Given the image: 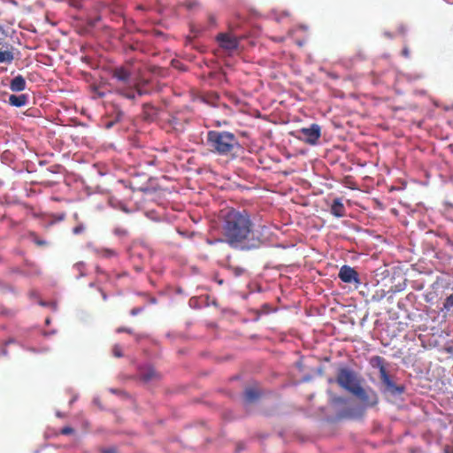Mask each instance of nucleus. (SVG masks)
I'll return each instance as SVG.
<instances>
[{"label": "nucleus", "instance_id": "obj_35", "mask_svg": "<svg viewBox=\"0 0 453 453\" xmlns=\"http://www.w3.org/2000/svg\"><path fill=\"white\" fill-rule=\"evenodd\" d=\"M377 400H376V395H374V400L372 402H371V404H374L376 403Z\"/></svg>", "mask_w": 453, "mask_h": 453}, {"label": "nucleus", "instance_id": "obj_15", "mask_svg": "<svg viewBox=\"0 0 453 453\" xmlns=\"http://www.w3.org/2000/svg\"><path fill=\"white\" fill-rule=\"evenodd\" d=\"M96 255L102 258H111L117 256V251L110 248H99L95 250Z\"/></svg>", "mask_w": 453, "mask_h": 453}, {"label": "nucleus", "instance_id": "obj_10", "mask_svg": "<svg viewBox=\"0 0 453 453\" xmlns=\"http://www.w3.org/2000/svg\"><path fill=\"white\" fill-rule=\"evenodd\" d=\"M111 76L123 85H130L131 72L125 66L115 67L111 71Z\"/></svg>", "mask_w": 453, "mask_h": 453}, {"label": "nucleus", "instance_id": "obj_28", "mask_svg": "<svg viewBox=\"0 0 453 453\" xmlns=\"http://www.w3.org/2000/svg\"><path fill=\"white\" fill-rule=\"evenodd\" d=\"M35 242L38 245V246H45L47 244V242L44 241V240H39V239H35Z\"/></svg>", "mask_w": 453, "mask_h": 453}, {"label": "nucleus", "instance_id": "obj_14", "mask_svg": "<svg viewBox=\"0 0 453 453\" xmlns=\"http://www.w3.org/2000/svg\"><path fill=\"white\" fill-rule=\"evenodd\" d=\"M9 104L15 107H22L27 103V96L25 94L21 95H11L8 100Z\"/></svg>", "mask_w": 453, "mask_h": 453}, {"label": "nucleus", "instance_id": "obj_4", "mask_svg": "<svg viewBox=\"0 0 453 453\" xmlns=\"http://www.w3.org/2000/svg\"><path fill=\"white\" fill-rule=\"evenodd\" d=\"M336 382L350 393L359 382L357 380L356 373L349 368H340L337 372Z\"/></svg>", "mask_w": 453, "mask_h": 453}, {"label": "nucleus", "instance_id": "obj_8", "mask_svg": "<svg viewBox=\"0 0 453 453\" xmlns=\"http://www.w3.org/2000/svg\"><path fill=\"white\" fill-rule=\"evenodd\" d=\"M338 277L345 283L360 284L358 273L351 266L344 265L340 268Z\"/></svg>", "mask_w": 453, "mask_h": 453}, {"label": "nucleus", "instance_id": "obj_30", "mask_svg": "<svg viewBox=\"0 0 453 453\" xmlns=\"http://www.w3.org/2000/svg\"><path fill=\"white\" fill-rule=\"evenodd\" d=\"M209 21L211 25H215L216 24V19H215V17L212 16V15H210L209 16Z\"/></svg>", "mask_w": 453, "mask_h": 453}, {"label": "nucleus", "instance_id": "obj_20", "mask_svg": "<svg viewBox=\"0 0 453 453\" xmlns=\"http://www.w3.org/2000/svg\"><path fill=\"white\" fill-rule=\"evenodd\" d=\"M86 227L84 224L79 223L76 226L73 228V233L74 234H81L85 231Z\"/></svg>", "mask_w": 453, "mask_h": 453}, {"label": "nucleus", "instance_id": "obj_1", "mask_svg": "<svg viewBox=\"0 0 453 453\" xmlns=\"http://www.w3.org/2000/svg\"><path fill=\"white\" fill-rule=\"evenodd\" d=\"M221 241L232 249L251 250L260 248L265 238L259 229L256 228L250 215L245 210L234 208L221 212Z\"/></svg>", "mask_w": 453, "mask_h": 453}, {"label": "nucleus", "instance_id": "obj_2", "mask_svg": "<svg viewBox=\"0 0 453 453\" xmlns=\"http://www.w3.org/2000/svg\"><path fill=\"white\" fill-rule=\"evenodd\" d=\"M206 142L211 152L220 156L233 155L240 148L238 138L227 131H209Z\"/></svg>", "mask_w": 453, "mask_h": 453}, {"label": "nucleus", "instance_id": "obj_27", "mask_svg": "<svg viewBox=\"0 0 453 453\" xmlns=\"http://www.w3.org/2000/svg\"><path fill=\"white\" fill-rule=\"evenodd\" d=\"M142 311V308H137V307H136V308L132 309V310H131V311H130V313H131V315L135 316V315H137L138 313H140Z\"/></svg>", "mask_w": 453, "mask_h": 453}, {"label": "nucleus", "instance_id": "obj_9", "mask_svg": "<svg viewBox=\"0 0 453 453\" xmlns=\"http://www.w3.org/2000/svg\"><path fill=\"white\" fill-rule=\"evenodd\" d=\"M117 92L130 100H134L136 95L141 96L148 93V91L143 88L141 82L134 83V87L118 88Z\"/></svg>", "mask_w": 453, "mask_h": 453}, {"label": "nucleus", "instance_id": "obj_11", "mask_svg": "<svg viewBox=\"0 0 453 453\" xmlns=\"http://www.w3.org/2000/svg\"><path fill=\"white\" fill-rule=\"evenodd\" d=\"M140 377L144 382H151L158 380L160 374L153 367H146L141 370Z\"/></svg>", "mask_w": 453, "mask_h": 453}, {"label": "nucleus", "instance_id": "obj_31", "mask_svg": "<svg viewBox=\"0 0 453 453\" xmlns=\"http://www.w3.org/2000/svg\"><path fill=\"white\" fill-rule=\"evenodd\" d=\"M105 126H106V128H111L113 126V122L110 121V122L106 123Z\"/></svg>", "mask_w": 453, "mask_h": 453}, {"label": "nucleus", "instance_id": "obj_26", "mask_svg": "<svg viewBox=\"0 0 453 453\" xmlns=\"http://www.w3.org/2000/svg\"><path fill=\"white\" fill-rule=\"evenodd\" d=\"M410 55H411V53H410L409 48L408 47H404L403 49V50H402V56L406 58H410Z\"/></svg>", "mask_w": 453, "mask_h": 453}, {"label": "nucleus", "instance_id": "obj_12", "mask_svg": "<svg viewBox=\"0 0 453 453\" xmlns=\"http://www.w3.org/2000/svg\"><path fill=\"white\" fill-rule=\"evenodd\" d=\"M26 81L20 74L14 77L10 83V89L12 92H21L26 89Z\"/></svg>", "mask_w": 453, "mask_h": 453}, {"label": "nucleus", "instance_id": "obj_21", "mask_svg": "<svg viewBox=\"0 0 453 453\" xmlns=\"http://www.w3.org/2000/svg\"><path fill=\"white\" fill-rule=\"evenodd\" d=\"M112 354L116 357H123L122 349L119 345L116 344L112 348Z\"/></svg>", "mask_w": 453, "mask_h": 453}, {"label": "nucleus", "instance_id": "obj_24", "mask_svg": "<svg viewBox=\"0 0 453 453\" xmlns=\"http://www.w3.org/2000/svg\"><path fill=\"white\" fill-rule=\"evenodd\" d=\"M96 274L97 276H103L104 277L105 279H108V275L104 273V271L103 269H101L99 266H96Z\"/></svg>", "mask_w": 453, "mask_h": 453}, {"label": "nucleus", "instance_id": "obj_13", "mask_svg": "<svg viewBox=\"0 0 453 453\" xmlns=\"http://www.w3.org/2000/svg\"><path fill=\"white\" fill-rule=\"evenodd\" d=\"M345 207L341 199H334L331 205V213L337 218H342L345 216Z\"/></svg>", "mask_w": 453, "mask_h": 453}, {"label": "nucleus", "instance_id": "obj_23", "mask_svg": "<svg viewBox=\"0 0 453 453\" xmlns=\"http://www.w3.org/2000/svg\"><path fill=\"white\" fill-rule=\"evenodd\" d=\"M116 332L117 333H127L129 334H133V330L131 328H127V327H119L116 329Z\"/></svg>", "mask_w": 453, "mask_h": 453}, {"label": "nucleus", "instance_id": "obj_19", "mask_svg": "<svg viewBox=\"0 0 453 453\" xmlns=\"http://www.w3.org/2000/svg\"><path fill=\"white\" fill-rule=\"evenodd\" d=\"M442 305L441 311H453V293L445 298Z\"/></svg>", "mask_w": 453, "mask_h": 453}, {"label": "nucleus", "instance_id": "obj_32", "mask_svg": "<svg viewBox=\"0 0 453 453\" xmlns=\"http://www.w3.org/2000/svg\"><path fill=\"white\" fill-rule=\"evenodd\" d=\"M100 291H101V293H102V297H103V299H104V301H106V300H107V296H106V294H105L103 290H100Z\"/></svg>", "mask_w": 453, "mask_h": 453}, {"label": "nucleus", "instance_id": "obj_17", "mask_svg": "<svg viewBox=\"0 0 453 453\" xmlns=\"http://www.w3.org/2000/svg\"><path fill=\"white\" fill-rule=\"evenodd\" d=\"M143 114L147 120H152L157 115V109L150 104H144Z\"/></svg>", "mask_w": 453, "mask_h": 453}, {"label": "nucleus", "instance_id": "obj_18", "mask_svg": "<svg viewBox=\"0 0 453 453\" xmlns=\"http://www.w3.org/2000/svg\"><path fill=\"white\" fill-rule=\"evenodd\" d=\"M244 395L245 400L249 403H251L257 400L259 397L260 394L256 388H249L245 390Z\"/></svg>", "mask_w": 453, "mask_h": 453}, {"label": "nucleus", "instance_id": "obj_29", "mask_svg": "<svg viewBox=\"0 0 453 453\" xmlns=\"http://www.w3.org/2000/svg\"><path fill=\"white\" fill-rule=\"evenodd\" d=\"M103 453H117V450L115 449H105L102 451Z\"/></svg>", "mask_w": 453, "mask_h": 453}, {"label": "nucleus", "instance_id": "obj_16", "mask_svg": "<svg viewBox=\"0 0 453 453\" xmlns=\"http://www.w3.org/2000/svg\"><path fill=\"white\" fill-rule=\"evenodd\" d=\"M357 397H358L361 401L365 403H369V395L367 392L358 384L351 392Z\"/></svg>", "mask_w": 453, "mask_h": 453}, {"label": "nucleus", "instance_id": "obj_25", "mask_svg": "<svg viewBox=\"0 0 453 453\" xmlns=\"http://www.w3.org/2000/svg\"><path fill=\"white\" fill-rule=\"evenodd\" d=\"M96 274L97 276H103L104 277L105 279H108V275L104 273V271L103 269H101L99 266H96Z\"/></svg>", "mask_w": 453, "mask_h": 453}, {"label": "nucleus", "instance_id": "obj_6", "mask_svg": "<svg viewBox=\"0 0 453 453\" xmlns=\"http://www.w3.org/2000/svg\"><path fill=\"white\" fill-rule=\"evenodd\" d=\"M14 47L8 42L7 35L0 28V64H11L14 59Z\"/></svg>", "mask_w": 453, "mask_h": 453}, {"label": "nucleus", "instance_id": "obj_5", "mask_svg": "<svg viewBox=\"0 0 453 453\" xmlns=\"http://www.w3.org/2000/svg\"><path fill=\"white\" fill-rule=\"evenodd\" d=\"M321 136V127L319 125L313 123L309 127H302L298 130V135L296 136L299 140L305 143L315 145Z\"/></svg>", "mask_w": 453, "mask_h": 453}, {"label": "nucleus", "instance_id": "obj_3", "mask_svg": "<svg viewBox=\"0 0 453 453\" xmlns=\"http://www.w3.org/2000/svg\"><path fill=\"white\" fill-rule=\"evenodd\" d=\"M370 364L372 367L379 369L380 380L386 386L388 391L392 394H402L403 392V387L395 385L391 380L386 368L385 359L382 357H372L370 360Z\"/></svg>", "mask_w": 453, "mask_h": 453}, {"label": "nucleus", "instance_id": "obj_36", "mask_svg": "<svg viewBox=\"0 0 453 453\" xmlns=\"http://www.w3.org/2000/svg\"><path fill=\"white\" fill-rule=\"evenodd\" d=\"M121 115H122L121 113H119V114H118V119H119V118L121 117Z\"/></svg>", "mask_w": 453, "mask_h": 453}, {"label": "nucleus", "instance_id": "obj_7", "mask_svg": "<svg viewBox=\"0 0 453 453\" xmlns=\"http://www.w3.org/2000/svg\"><path fill=\"white\" fill-rule=\"evenodd\" d=\"M216 40L220 48L225 50L233 51L237 50L239 47V38L230 33H219L216 36Z\"/></svg>", "mask_w": 453, "mask_h": 453}, {"label": "nucleus", "instance_id": "obj_22", "mask_svg": "<svg viewBox=\"0 0 453 453\" xmlns=\"http://www.w3.org/2000/svg\"><path fill=\"white\" fill-rule=\"evenodd\" d=\"M74 433V430L73 428L70 427V426H65L61 429L60 431V434H64V435H68V434H72Z\"/></svg>", "mask_w": 453, "mask_h": 453}, {"label": "nucleus", "instance_id": "obj_34", "mask_svg": "<svg viewBox=\"0 0 453 453\" xmlns=\"http://www.w3.org/2000/svg\"><path fill=\"white\" fill-rule=\"evenodd\" d=\"M120 209L123 210L124 211H128L124 204H120Z\"/></svg>", "mask_w": 453, "mask_h": 453}, {"label": "nucleus", "instance_id": "obj_33", "mask_svg": "<svg viewBox=\"0 0 453 453\" xmlns=\"http://www.w3.org/2000/svg\"><path fill=\"white\" fill-rule=\"evenodd\" d=\"M334 402L342 403L343 399L342 397H337V398L334 399Z\"/></svg>", "mask_w": 453, "mask_h": 453}]
</instances>
